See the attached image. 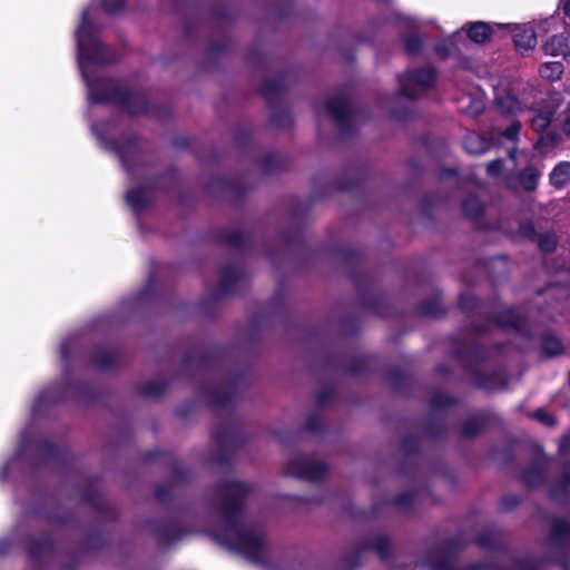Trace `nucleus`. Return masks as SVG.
Segmentation results:
<instances>
[{
	"instance_id": "nucleus-32",
	"label": "nucleus",
	"mask_w": 570,
	"mask_h": 570,
	"mask_svg": "<svg viewBox=\"0 0 570 570\" xmlns=\"http://www.w3.org/2000/svg\"><path fill=\"white\" fill-rule=\"evenodd\" d=\"M431 567L434 570H458L448 556H442L438 560H432Z\"/></svg>"
},
{
	"instance_id": "nucleus-51",
	"label": "nucleus",
	"mask_w": 570,
	"mask_h": 570,
	"mask_svg": "<svg viewBox=\"0 0 570 570\" xmlns=\"http://www.w3.org/2000/svg\"><path fill=\"white\" fill-rule=\"evenodd\" d=\"M568 383H569V385H570V372H569V376H568Z\"/></svg>"
},
{
	"instance_id": "nucleus-11",
	"label": "nucleus",
	"mask_w": 570,
	"mask_h": 570,
	"mask_svg": "<svg viewBox=\"0 0 570 570\" xmlns=\"http://www.w3.org/2000/svg\"><path fill=\"white\" fill-rule=\"evenodd\" d=\"M154 198V189L145 184L129 188L126 194L127 204L136 215L148 209Z\"/></svg>"
},
{
	"instance_id": "nucleus-7",
	"label": "nucleus",
	"mask_w": 570,
	"mask_h": 570,
	"mask_svg": "<svg viewBox=\"0 0 570 570\" xmlns=\"http://www.w3.org/2000/svg\"><path fill=\"white\" fill-rule=\"evenodd\" d=\"M324 109L342 132L347 134L357 122L358 114L352 110L345 94L330 98L324 104Z\"/></svg>"
},
{
	"instance_id": "nucleus-42",
	"label": "nucleus",
	"mask_w": 570,
	"mask_h": 570,
	"mask_svg": "<svg viewBox=\"0 0 570 570\" xmlns=\"http://www.w3.org/2000/svg\"><path fill=\"white\" fill-rule=\"evenodd\" d=\"M559 8L562 10L564 17L570 21V0H560Z\"/></svg>"
},
{
	"instance_id": "nucleus-33",
	"label": "nucleus",
	"mask_w": 570,
	"mask_h": 570,
	"mask_svg": "<svg viewBox=\"0 0 570 570\" xmlns=\"http://www.w3.org/2000/svg\"><path fill=\"white\" fill-rule=\"evenodd\" d=\"M532 417L547 426H552L556 423L554 417L550 413L546 412L543 409H539L535 412H533Z\"/></svg>"
},
{
	"instance_id": "nucleus-30",
	"label": "nucleus",
	"mask_w": 570,
	"mask_h": 570,
	"mask_svg": "<svg viewBox=\"0 0 570 570\" xmlns=\"http://www.w3.org/2000/svg\"><path fill=\"white\" fill-rule=\"evenodd\" d=\"M373 549L379 553V556L384 559L387 557V552L390 549V541L384 537H379L373 542Z\"/></svg>"
},
{
	"instance_id": "nucleus-40",
	"label": "nucleus",
	"mask_w": 570,
	"mask_h": 570,
	"mask_svg": "<svg viewBox=\"0 0 570 570\" xmlns=\"http://www.w3.org/2000/svg\"><path fill=\"white\" fill-rule=\"evenodd\" d=\"M474 297L470 296V295H461L460 296V307L463 308V309H469V308H472L473 305H474Z\"/></svg>"
},
{
	"instance_id": "nucleus-16",
	"label": "nucleus",
	"mask_w": 570,
	"mask_h": 570,
	"mask_svg": "<svg viewBox=\"0 0 570 570\" xmlns=\"http://www.w3.org/2000/svg\"><path fill=\"white\" fill-rule=\"evenodd\" d=\"M497 322L498 325L505 331L513 330L518 333L523 331L524 322L513 308H507L502 311L498 315Z\"/></svg>"
},
{
	"instance_id": "nucleus-9",
	"label": "nucleus",
	"mask_w": 570,
	"mask_h": 570,
	"mask_svg": "<svg viewBox=\"0 0 570 570\" xmlns=\"http://www.w3.org/2000/svg\"><path fill=\"white\" fill-rule=\"evenodd\" d=\"M493 89L495 106L502 114L517 115L532 108L517 98L511 82L507 79L493 85Z\"/></svg>"
},
{
	"instance_id": "nucleus-17",
	"label": "nucleus",
	"mask_w": 570,
	"mask_h": 570,
	"mask_svg": "<svg viewBox=\"0 0 570 570\" xmlns=\"http://www.w3.org/2000/svg\"><path fill=\"white\" fill-rule=\"evenodd\" d=\"M464 149L471 155L484 154L490 142L476 132H469L463 139Z\"/></svg>"
},
{
	"instance_id": "nucleus-18",
	"label": "nucleus",
	"mask_w": 570,
	"mask_h": 570,
	"mask_svg": "<svg viewBox=\"0 0 570 570\" xmlns=\"http://www.w3.org/2000/svg\"><path fill=\"white\" fill-rule=\"evenodd\" d=\"M570 181V163L558 164L550 174V183L556 188H562Z\"/></svg>"
},
{
	"instance_id": "nucleus-35",
	"label": "nucleus",
	"mask_w": 570,
	"mask_h": 570,
	"mask_svg": "<svg viewBox=\"0 0 570 570\" xmlns=\"http://www.w3.org/2000/svg\"><path fill=\"white\" fill-rule=\"evenodd\" d=\"M480 422L476 420H469L463 424L462 432L464 435L471 436L480 430Z\"/></svg>"
},
{
	"instance_id": "nucleus-2",
	"label": "nucleus",
	"mask_w": 570,
	"mask_h": 570,
	"mask_svg": "<svg viewBox=\"0 0 570 570\" xmlns=\"http://www.w3.org/2000/svg\"><path fill=\"white\" fill-rule=\"evenodd\" d=\"M77 348L78 340L75 336L67 337L60 343L59 356L63 382L45 387L33 400L30 407L31 422L21 432L14 454L0 468V482L14 479L38 456L50 458L57 454V448L40 439L33 431L32 424L45 417L55 405L68 400L76 392V386L69 382V365L76 355Z\"/></svg>"
},
{
	"instance_id": "nucleus-12",
	"label": "nucleus",
	"mask_w": 570,
	"mask_h": 570,
	"mask_svg": "<svg viewBox=\"0 0 570 570\" xmlns=\"http://www.w3.org/2000/svg\"><path fill=\"white\" fill-rule=\"evenodd\" d=\"M520 128V121L513 120L505 129L494 128L490 132V139L492 144L504 145L505 142H509L512 145V147L508 148V153L509 157L513 160L515 159L517 156V149L514 148V145L517 144Z\"/></svg>"
},
{
	"instance_id": "nucleus-41",
	"label": "nucleus",
	"mask_w": 570,
	"mask_h": 570,
	"mask_svg": "<svg viewBox=\"0 0 570 570\" xmlns=\"http://www.w3.org/2000/svg\"><path fill=\"white\" fill-rule=\"evenodd\" d=\"M553 24H556V19L551 17L540 21L539 29L547 32L552 28Z\"/></svg>"
},
{
	"instance_id": "nucleus-1",
	"label": "nucleus",
	"mask_w": 570,
	"mask_h": 570,
	"mask_svg": "<svg viewBox=\"0 0 570 570\" xmlns=\"http://www.w3.org/2000/svg\"><path fill=\"white\" fill-rule=\"evenodd\" d=\"M124 6L125 0H92L89 3L76 30L77 59L91 104L112 102L131 115H140L147 110V100L142 95L130 92L121 83L99 76V71L112 62L116 55L97 38L96 32L100 28L98 20L102 12L116 13Z\"/></svg>"
},
{
	"instance_id": "nucleus-39",
	"label": "nucleus",
	"mask_w": 570,
	"mask_h": 570,
	"mask_svg": "<svg viewBox=\"0 0 570 570\" xmlns=\"http://www.w3.org/2000/svg\"><path fill=\"white\" fill-rule=\"evenodd\" d=\"M50 548L49 542L45 541L39 543L38 546H33L30 548L29 552L33 558H37L42 552L47 551Z\"/></svg>"
},
{
	"instance_id": "nucleus-24",
	"label": "nucleus",
	"mask_w": 570,
	"mask_h": 570,
	"mask_svg": "<svg viewBox=\"0 0 570 570\" xmlns=\"http://www.w3.org/2000/svg\"><path fill=\"white\" fill-rule=\"evenodd\" d=\"M462 210L471 219L478 218L483 212V205L476 197H469L463 202Z\"/></svg>"
},
{
	"instance_id": "nucleus-22",
	"label": "nucleus",
	"mask_w": 570,
	"mask_h": 570,
	"mask_svg": "<svg viewBox=\"0 0 570 570\" xmlns=\"http://www.w3.org/2000/svg\"><path fill=\"white\" fill-rule=\"evenodd\" d=\"M541 348L546 355L554 356L562 352V343L556 336L546 335L542 337Z\"/></svg>"
},
{
	"instance_id": "nucleus-29",
	"label": "nucleus",
	"mask_w": 570,
	"mask_h": 570,
	"mask_svg": "<svg viewBox=\"0 0 570 570\" xmlns=\"http://www.w3.org/2000/svg\"><path fill=\"white\" fill-rule=\"evenodd\" d=\"M405 51L411 55H417L423 46L422 39L415 35L407 36L404 40Z\"/></svg>"
},
{
	"instance_id": "nucleus-13",
	"label": "nucleus",
	"mask_w": 570,
	"mask_h": 570,
	"mask_svg": "<svg viewBox=\"0 0 570 570\" xmlns=\"http://www.w3.org/2000/svg\"><path fill=\"white\" fill-rule=\"evenodd\" d=\"M546 55L562 56L563 59L570 62V36L557 35L549 38L542 47Z\"/></svg>"
},
{
	"instance_id": "nucleus-8",
	"label": "nucleus",
	"mask_w": 570,
	"mask_h": 570,
	"mask_svg": "<svg viewBox=\"0 0 570 570\" xmlns=\"http://www.w3.org/2000/svg\"><path fill=\"white\" fill-rule=\"evenodd\" d=\"M549 547L556 552L560 553L558 562L563 570H570L568 560L570 551V522L557 519L553 521L551 531L548 538Z\"/></svg>"
},
{
	"instance_id": "nucleus-45",
	"label": "nucleus",
	"mask_w": 570,
	"mask_h": 570,
	"mask_svg": "<svg viewBox=\"0 0 570 570\" xmlns=\"http://www.w3.org/2000/svg\"><path fill=\"white\" fill-rule=\"evenodd\" d=\"M503 503L507 504L508 507H512L518 503V499L515 497H512L510 499H504Z\"/></svg>"
},
{
	"instance_id": "nucleus-36",
	"label": "nucleus",
	"mask_w": 570,
	"mask_h": 570,
	"mask_svg": "<svg viewBox=\"0 0 570 570\" xmlns=\"http://www.w3.org/2000/svg\"><path fill=\"white\" fill-rule=\"evenodd\" d=\"M503 169V160L498 158L490 161L487 166V171L490 176H498L502 173Z\"/></svg>"
},
{
	"instance_id": "nucleus-47",
	"label": "nucleus",
	"mask_w": 570,
	"mask_h": 570,
	"mask_svg": "<svg viewBox=\"0 0 570 570\" xmlns=\"http://www.w3.org/2000/svg\"><path fill=\"white\" fill-rule=\"evenodd\" d=\"M397 504L405 505L407 504V495H400L396 500Z\"/></svg>"
},
{
	"instance_id": "nucleus-5",
	"label": "nucleus",
	"mask_w": 570,
	"mask_h": 570,
	"mask_svg": "<svg viewBox=\"0 0 570 570\" xmlns=\"http://www.w3.org/2000/svg\"><path fill=\"white\" fill-rule=\"evenodd\" d=\"M493 30L490 24L475 21L468 26L466 30H458L448 39L439 42L434 47L435 53L440 58L450 56H462L470 50V45L465 38L474 43H484L492 35Z\"/></svg>"
},
{
	"instance_id": "nucleus-10",
	"label": "nucleus",
	"mask_w": 570,
	"mask_h": 570,
	"mask_svg": "<svg viewBox=\"0 0 570 570\" xmlns=\"http://www.w3.org/2000/svg\"><path fill=\"white\" fill-rule=\"evenodd\" d=\"M326 465L307 456H297L286 466L288 475L307 481H320L326 473Z\"/></svg>"
},
{
	"instance_id": "nucleus-37",
	"label": "nucleus",
	"mask_w": 570,
	"mask_h": 570,
	"mask_svg": "<svg viewBox=\"0 0 570 570\" xmlns=\"http://www.w3.org/2000/svg\"><path fill=\"white\" fill-rule=\"evenodd\" d=\"M399 17V23L403 26L404 28L409 30H416L419 28V22L410 17L406 16H397Z\"/></svg>"
},
{
	"instance_id": "nucleus-19",
	"label": "nucleus",
	"mask_w": 570,
	"mask_h": 570,
	"mask_svg": "<svg viewBox=\"0 0 570 570\" xmlns=\"http://www.w3.org/2000/svg\"><path fill=\"white\" fill-rule=\"evenodd\" d=\"M539 73L547 80L556 81L560 79L563 73V65L560 61L546 62L540 67Z\"/></svg>"
},
{
	"instance_id": "nucleus-44",
	"label": "nucleus",
	"mask_w": 570,
	"mask_h": 570,
	"mask_svg": "<svg viewBox=\"0 0 570 570\" xmlns=\"http://www.w3.org/2000/svg\"><path fill=\"white\" fill-rule=\"evenodd\" d=\"M478 544L481 547V548H491L492 547V543L490 540H488L484 535H480L478 538Z\"/></svg>"
},
{
	"instance_id": "nucleus-46",
	"label": "nucleus",
	"mask_w": 570,
	"mask_h": 570,
	"mask_svg": "<svg viewBox=\"0 0 570 570\" xmlns=\"http://www.w3.org/2000/svg\"><path fill=\"white\" fill-rule=\"evenodd\" d=\"M563 130L566 135L570 137V117L564 121Z\"/></svg>"
},
{
	"instance_id": "nucleus-34",
	"label": "nucleus",
	"mask_w": 570,
	"mask_h": 570,
	"mask_svg": "<svg viewBox=\"0 0 570 570\" xmlns=\"http://www.w3.org/2000/svg\"><path fill=\"white\" fill-rule=\"evenodd\" d=\"M164 391V385L159 383H147L141 387L142 394L147 396H157Z\"/></svg>"
},
{
	"instance_id": "nucleus-4",
	"label": "nucleus",
	"mask_w": 570,
	"mask_h": 570,
	"mask_svg": "<svg viewBox=\"0 0 570 570\" xmlns=\"http://www.w3.org/2000/svg\"><path fill=\"white\" fill-rule=\"evenodd\" d=\"M111 122L94 124L91 126L92 134L96 136L100 145L114 151L120 159L124 169L127 171L130 180L136 181L145 175V167L140 163V150L137 141L126 138L121 141L114 142L108 139L111 130Z\"/></svg>"
},
{
	"instance_id": "nucleus-50",
	"label": "nucleus",
	"mask_w": 570,
	"mask_h": 570,
	"mask_svg": "<svg viewBox=\"0 0 570 570\" xmlns=\"http://www.w3.org/2000/svg\"><path fill=\"white\" fill-rule=\"evenodd\" d=\"M164 539H165L166 541H171V540H173L171 538L167 537L166 534H164Z\"/></svg>"
},
{
	"instance_id": "nucleus-6",
	"label": "nucleus",
	"mask_w": 570,
	"mask_h": 570,
	"mask_svg": "<svg viewBox=\"0 0 570 570\" xmlns=\"http://www.w3.org/2000/svg\"><path fill=\"white\" fill-rule=\"evenodd\" d=\"M435 78V70L432 67L409 70L399 77L400 95L407 99H415L434 85Z\"/></svg>"
},
{
	"instance_id": "nucleus-43",
	"label": "nucleus",
	"mask_w": 570,
	"mask_h": 570,
	"mask_svg": "<svg viewBox=\"0 0 570 570\" xmlns=\"http://www.w3.org/2000/svg\"><path fill=\"white\" fill-rule=\"evenodd\" d=\"M568 450H570V433L566 435L560 443L561 452H567Z\"/></svg>"
},
{
	"instance_id": "nucleus-26",
	"label": "nucleus",
	"mask_w": 570,
	"mask_h": 570,
	"mask_svg": "<svg viewBox=\"0 0 570 570\" xmlns=\"http://www.w3.org/2000/svg\"><path fill=\"white\" fill-rule=\"evenodd\" d=\"M552 116L553 112L550 110L539 111L531 119L532 128L538 132L543 131L550 125Z\"/></svg>"
},
{
	"instance_id": "nucleus-25",
	"label": "nucleus",
	"mask_w": 570,
	"mask_h": 570,
	"mask_svg": "<svg viewBox=\"0 0 570 570\" xmlns=\"http://www.w3.org/2000/svg\"><path fill=\"white\" fill-rule=\"evenodd\" d=\"M570 485V463L564 464L561 473V478L557 484L551 487L550 494L553 499H558V490L564 492L567 488Z\"/></svg>"
},
{
	"instance_id": "nucleus-52",
	"label": "nucleus",
	"mask_w": 570,
	"mask_h": 570,
	"mask_svg": "<svg viewBox=\"0 0 570 570\" xmlns=\"http://www.w3.org/2000/svg\"><path fill=\"white\" fill-rule=\"evenodd\" d=\"M471 570H476L475 568H472Z\"/></svg>"
},
{
	"instance_id": "nucleus-23",
	"label": "nucleus",
	"mask_w": 570,
	"mask_h": 570,
	"mask_svg": "<svg viewBox=\"0 0 570 570\" xmlns=\"http://www.w3.org/2000/svg\"><path fill=\"white\" fill-rule=\"evenodd\" d=\"M115 354L107 348L99 350L92 360L94 365L101 370H107L115 364Z\"/></svg>"
},
{
	"instance_id": "nucleus-27",
	"label": "nucleus",
	"mask_w": 570,
	"mask_h": 570,
	"mask_svg": "<svg viewBox=\"0 0 570 570\" xmlns=\"http://www.w3.org/2000/svg\"><path fill=\"white\" fill-rule=\"evenodd\" d=\"M485 108V104L481 98L469 97L466 106L462 107V110L470 117L479 116Z\"/></svg>"
},
{
	"instance_id": "nucleus-15",
	"label": "nucleus",
	"mask_w": 570,
	"mask_h": 570,
	"mask_svg": "<svg viewBox=\"0 0 570 570\" xmlns=\"http://www.w3.org/2000/svg\"><path fill=\"white\" fill-rule=\"evenodd\" d=\"M547 469L548 461L543 459L542 461L535 463L533 466L524 471L522 474V482L529 488H534L542 484L547 476Z\"/></svg>"
},
{
	"instance_id": "nucleus-21",
	"label": "nucleus",
	"mask_w": 570,
	"mask_h": 570,
	"mask_svg": "<svg viewBox=\"0 0 570 570\" xmlns=\"http://www.w3.org/2000/svg\"><path fill=\"white\" fill-rule=\"evenodd\" d=\"M538 178L539 173L532 167H527L520 173L519 184L524 190L532 191L537 187Z\"/></svg>"
},
{
	"instance_id": "nucleus-49",
	"label": "nucleus",
	"mask_w": 570,
	"mask_h": 570,
	"mask_svg": "<svg viewBox=\"0 0 570 570\" xmlns=\"http://www.w3.org/2000/svg\"><path fill=\"white\" fill-rule=\"evenodd\" d=\"M215 403H217V404H218V405H220V406H224L226 402H225L224 400L216 399V400H215Z\"/></svg>"
},
{
	"instance_id": "nucleus-3",
	"label": "nucleus",
	"mask_w": 570,
	"mask_h": 570,
	"mask_svg": "<svg viewBox=\"0 0 570 570\" xmlns=\"http://www.w3.org/2000/svg\"><path fill=\"white\" fill-rule=\"evenodd\" d=\"M250 487L236 479H228L218 489L219 524L214 530L215 539L243 554L258 561L263 553L264 540L261 530L244 512V499Z\"/></svg>"
},
{
	"instance_id": "nucleus-20",
	"label": "nucleus",
	"mask_w": 570,
	"mask_h": 570,
	"mask_svg": "<svg viewBox=\"0 0 570 570\" xmlns=\"http://www.w3.org/2000/svg\"><path fill=\"white\" fill-rule=\"evenodd\" d=\"M239 272L234 266H227L220 272L222 292L228 293L233 289V285L238 281Z\"/></svg>"
},
{
	"instance_id": "nucleus-31",
	"label": "nucleus",
	"mask_w": 570,
	"mask_h": 570,
	"mask_svg": "<svg viewBox=\"0 0 570 570\" xmlns=\"http://www.w3.org/2000/svg\"><path fill=\"white\" fill-rule=\"evenodd\" d=\"M519 233L522 237L534 239L538 235L534 230V225L530 220H523L519 223Z\"/></svg>"
},
{
	"instance_id": "nucleus-14",
	"label": "nucleus",
	"mask_w": 570,
	"mask_h": 570,
	"mask_svg": "<svg viewBox=\"0 0 570 570\" xmlns=\"http://www.w3.org/2000/svg\"><path fill=\"white\" fill-rule=\"evenodd\" d=\"M511 32L513 33L515 48L520 52H528L535 47L537 35L532 27H514Z\"/></svg>"
},
{
	"instance_id": "nucleus-48",
	"label": "nucleus",
	"mask_w": 570,
	"mask_h": 570,
	"mask_svg": "<svg viewBox=\"0 0 570 570\" xmlns=\"http://www.w3.org/2000/svg\"><path fill=\"white\" fill-rule=\"evenodd\" d=\"M422 311H423L424 314L430 315V316H435L436 315V313H434L433 311L428 309L424 305L422 306Z\"/></svg>"
},
{
	"instance_id": "nucleus-38",
	"label": "nucleus",
	"mask_w": 570,
	"mask_h": 570,
	"mask_svg": "<svg viewBox=\"0 0 570 570\" xmlns=\"http://www.w3.org/2000/svg\"><path fill=\"white\" fill-rule=\"evenodd\" d=\"M14 542L11 538L6 537L0 539V556L7 554L13 547Z\"/></svg>"
},
{
	"instance_id": "nucleus-28",
	"label": "nucleus",
	"mask_w": 570,
	"mask_h": 570,
	"mask_svg": "<svg viewBox=\"0 0 570 570\" xmlns=\"http://www.w3.org/2000/svg\"><path fill=\"white\" fill-rule=\"evenodd\" d=\"M538 245L542 252H552L557 247V237L552 233H544L537 236Z\"/></svg>"
}]
</instances>
